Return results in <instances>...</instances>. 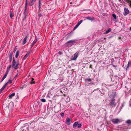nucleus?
Instances as JSON below:
<instances>
[{
	"instance_id": "obj_1",
	"label": "nucleus",
	"mask_w": 131,
	"mask_h": 131,
	"mask_svg": "<svg viewBox=\"0 0 131 131\" xmlns=\"http://www.w3.org/2000/svg\"><path fill=\"white\" fill-rule=\"evenodd\" d=\"M117 103L115 101V100L112 99L111 100L109 104L110 107L112 108L115 107Z\"/></svg>"
},
{
	"instance_id": "obj_2",
	"label": "nucleus",
	"mask_w": 131,
	"mask_h": 131,
	"mask_svg": "<svg viewBox=\"0 0 131 131\" xmlns=\"http://www.w3.org/2000/svg\"><path fill=\"white\" fill-rule=\"evenodd\" d=\"M76 40H71L68 41L67 43L68 44V45L69 47H71L74 45Z\"/></svg>"
},
{
	"instance_id": "obj_3",
	"label": "nucleus",
	"mask_w": 131,
	"mask_h": 131,
	"mask_svg": "<svg viewBox=\"0 0 131 131\" xmlns=\"http://www.w3.org/2000/svg\"><path fill=\"white\" fill-rule=\"evenodd\" d=\"M116 93L114 92H109L108 95L110 97L113 99L116 96Z\"/></svg>"
},
{
	"instance_id": "obj_4",
	"label": "nucleus",
	"mask_w": 131,
	"mask_h": 131,
	"mask_svg": "<svg viewBox=\"0 0 131 131\" xmlns=\"http://www.w3.org/2000/svg\"><path fill=\"white\" fill-rule=\"evenodd\" d=\"M79 55V52H76L72 56L71 60H75L77 58Z\"/></svg>"
},
{
	"instance_id": "obj_5",
	"label": "nucleus",
	"mask_w": 131,
	"mask_h": 131,
	"mask_svg": "<svg viewBox=\"0 0 131 131\" xmlns=\"http://www.w3.org/2000/svg\"><path fill=\"white\" fill-rule=\"evenodd\" d=\"M111 121L114 124H117L121 121L120 120L116 118L113 119H112Z\"/></svg>"
},
{
	"instance_id": "obj_6",
	"label": "nucleus",
	"mask_w": 131,
	"mask_h": 131,
	"mask_svg": "<svg viewBox=\"0 0 131 131\" xmlns=\"http://www.w3.org/2000/svg\"><path fill=\"white\" fill-rule=\"evenodd\" d=\"M129 10L128 8H124V11L123 13L124 15H126L129 12Z\"/></svg>"
},
{
	"instance_id": "obj_7",
	"label": "nucleus",
	"mask_w": 131,
	"mask_h": 131,
	"mask_svg": "<svg viewBox=\"0 0 131 131\" xmlns=\"http://www.w3.org/2000/svg\"><path fill=\"white\" fill-rule=\"evenodd\" d=\"M36 0H30V2L29 3L30 6H32L34 4V3L36 1Z\"/></svg>"
},
{
	"instance_id": "obj_8",
	"label": "nucleus",
	"mask_w": 131,
	"mask_h": 131,
	"mask_svg": "<svg viewBox=\"0 0 131 131\" xmlns=\"http://www.w3.org/2000/svg\"><path fill=\"white\" fill-rule=\"evenodd\" d=\"M19 61H17V62L16 64V65L14 67V69L16 70L19 67Z\"/></svg>"
},
{
	"instance_id": "obj_9",
	"label": "nucleus",
	"mask_w": 131,
	"mask_h": 131,
	"mask_svg": "<svg viewBox=\"0 0 131 131\" xmlns=\"http://www.w3.org/2000/svg\"><path fill=\"white\" fill-rule=\"evenodd\" d=\"M71 119L69 118H67L66 119V123L68 125H69L70 124Z\"/></svg>"
},
{
	"instance_id": "obj_10",
	"label": "nucleus",
	"mask_w": 131,
	"mask_h": 131,
	"mask_svg": "<svg viewBox=\"0 0 131 131\" xmlns=\"http://www.w3.org/2000/svg\"><path fill=\"white\" fill-rule=\"evenodd\" d=\"M7 85V83H6L2 87V88L0 90V93H1L2 91L5 88Z\"/></svg>"
},
{
	"instance_id": "obj_11",
	"label": "nucleus",
	"mask_w": 131,
	"mask_h": 131,
	"mask_svg": "<svg viewBox=\"0 0 131 131\" xmlns=\"http://www.w3.org/2000/svg\"><path fill=\"white\" fill-rule=\"evenodd\" d=\"M27 36H26L24 39H23V45H25L27 39Z\"/></svg>"
},
{
	"instance_id": "obj_12",
	"label": "nucleus",
	"mask_w": 131,
	"mask_h": 131,
	"mask_svg": "<svg viewBox=\"0 0 131 131\" xmlns=\"http://www.w3.org/2000/svg\"><path fill=\"white\" fill-rule=\"evenodd\" d=\"M15 95V93H13L12 94L9 95V99H12V97L14 96Z\"/></svg>"
},
{
	"instance_id": "obj_13",
	"label": "nucleus",
	"mask_w": 131,
	"mask_h": 131,
	"mask_svg": "<svg viewBox=\"0 0 131 131\" xmlns=\"http://www.w3.org/2000/svg\"><path fill=\"white\" fill-rule=\"evenodd\" d=\"M16 61L15 60L14 58L13 61V62H12V67L13 68L15 66V65L16 64Z\"/></svg>"
},
{
	"instance_id": "obj_14",
	"label": "nucleus",
	"mask_w": 131,
	"mask_h": 131,
	"mask_svg": "<svg viewBox=\"0 0 131 131\" xmlns=\"http://www.w3.org/2000/svg\"><path fill=\"white\" fill-rule=\"evenodd\" d=\"M125 1L129 4V5L131 8V0H126Z\"/></svg>"
},
{
	"instance_id": "obj_15",
	"label": "nucleus",
	"mask_w": 131,
	"mask_h": 131,
	"mask_svg": "<svg viewBox=\"0 0 131 131\" xmlns=\"http://www.w3.org/2000/svg\"><path fill=\"white\" fill-rule=\"evenodd\" d=\"M29 53L27 52V53L26 54V55L24 57L23 59L24 60H25L28 57V56Z\"/></svg>"
},
{
	"instance_id": "obj_16",
	"label": "nucleus",
	"mask_w": 131,
	"mask_h": 131,
	"mask_svg": "<svg viewBox=\"0 0 131 131\" xmlns=\"http://www.w3.org/2000/svg\"><path fill=\"white\" fill-rule=\"evenodd\" d=\"M27 8V4H26V5H25V11L24 13V15H25V16H26V15L27 12H26V9Z\"/></svg>"
},
{
	"instance_id": "obj_17",
	"label": "nucleus",
	"mask_w": 131,
	"mask_h": 131,
	"mask_svg": "<svg viewBox=\"0 0 131 131\" xmlns=\"http://www.w3.org/2000/svg\"><path fill=\"white\" fill-rule=\"evenodd\" d=\"M78 124V122H76L74 123L73 125V127L75 128L77 126V125Z\"/></svg>"
},
{
	"instance_id": "obj_18",
	"label": "nucleus",
	"mask_w": 131,
	"mask_h": 131,
	"mask_svg": "<svg viewBox=\"0 0 131 131\" xmlns=\"http://www.w3.org/2000/svg\"><path fill=\"white\" fill-rule=\"evenodd\" d=\"M19 52L18 51H17L16 53L15 57L16 58H17L18 57V56L19 54Z\"/></svg>"
},
{
	"instance_id": "obj_19",
	"label": "nucleus",
	"mask_w": 131,
	"mask_h": 131,
	"mask_svg": "<svg viewBox=\"0 0 131 131\" xmlns=\"http://www.w3.org/2000/svg\"><path fill=\"white\" fill-rule=\"evenodd\" d=\"M37 40H38V39L37 38L35 39V40H34V41H33V42L32 44H33V45H34L36 43V42L37 41Z\"/></svg>"
},
{
	"instance_id": "obj_20",
	"label": "nucleus",
	"mask_w": 131,
	"mask_h": 131,
	"mask_svg": "<svg viewBox=\"0 0 131 131\" xmlns=\"http://www.w3.org/2000/svg\"><path fill=\"white\" fill-rule=\"evenodd\" d=\"M111 30V28H109L108 30L106 31V32H105L104 34H107L109 33L110 32Z\"/></svg>"
},
{
	"instance_id": "obj_21",
	"label": "nucleus",
	"mask_w": 131,
	"mask_h": 131,
	"mask_svg": "<svg viewBox=\"0 0 131 131\" xmlns=\"http://www.w3.org/2000/svg\"><path fill=\"white\" fill-rule=\"evenodd\" d=\"M14 16V14L13 13L11 12L10 15V17L11 19L12 18V17Z\"/></svg>"
},
{
	"instance_id": "obj_22",
	"label": "nucleus",
	"mask_w": 131,
	"mask_h": 131,
	"mask_svg": "<svg viewBox=\"0 0 131 131\" xmlns=\"http://www.w3.org/2000/svg\"><path fill=\"white\" fill-rule=\"evenodd\" d=\"M11 67V65H9L7 68L6 71H9Z\"/></svg>"
},
{
	"instance_id": "obj_23",
	"label": "nucleus",
	"mask_w": 131,
	"mask_h": 131,
	"mask_svg": "<svg viewBox=\"0 0 131 131\" xmlns=\"http://www.w3.org/2000/svg\"><path fill=\"white\" fill-rule=\"evenodd\" d=\"M130 63H131L130 61H129L127 65V68H128L129 67L130 65Z\"/></svg>"
},
{
	"instance_id": "obj_24",
	"label": "nucleus",
	"mask_w": 131,
	"mask_h": 131,
	"mask_svg": "<svg viewBox=\"0 0 131 131\" xmlns=\"http://www.w3.org/2000/svg\"><path fill=\"white\" fill-rule=\"evenodd\" d=\"M126 123L128 124H131V121L130 120H128L126 121Z\"/></svg>"
},
{
	"instance_id": "obj_25",
	"label": "nucleus",
	"mask_w": 131,
	"mask_h": 131,
	"mask_svg": "<svg viewBox=\"0 0 131 131\" xmlns=\"http://www.w3.org/2000/svg\"><path fill=\"white\" fill-rule=\"evenodd\" d=\"M12 82V81L11 80H9L8 82H7L6 83H7V85L9 83H11Z\"/></svg>"
},
{
	"instance_id": "obj_26",
	"label": "nucleus",
	"mask_w": 131,
	"mask_h": 131,
	"mask_svg": "<svg viewBox=\"0 0 131 131\" xmlns=\"http://www.w3.org/2000/svg\"><path fill=\"white\" fill-rule=\"evenodd\" d=\"M79 26L77 24L75 26V27H74V28H73V30H75L76 29H77V27Z\"/></svg>"
},
{
	"instance_id": "obj_27",
	"label": "nucleus",
	"mask_w": 131,
	"mask_h": 131,
	"mask_svg": "<svg viewBox=\"0 0 131 131\" xmlns=\"http://www.w3.org/2000/svg\"><path fill=\"white\" fill-rule=\"evenodd\" d=\"M81 125L80 124H78L77 125V127L78 128H80L81 127Z\"/></svg>"
},
{
	"instance_id": "obj_28",
	"label": "nucleus",
	"mask_w": 131,
	"mask_h": 131,
	"mask_svg": "<svg viewBox=\"0 0 131 131\" xmlns=\"http://www.w3.org/2000/svg\"><path fill=\"white\" fill-rule=\"evenodd\" d=\"M41 101L43 102H45L46 101V100L45 99H41Z\"/></svg>"
},
{
	"instance_id": "obj_29",
	"label": "nucleus",
	"mask_w": 131,
	"mask_h": 131,
	"mask_svg": "<svg viewBox=\"0 0 131 131\" xmlns=\"http://www.w3.org/2000/svg\"><path fill=\"white\" fill-rule=\"evenodd\" d=\"M112 16L115 19H116V16L115 14H112Z\"/></svg>"
},
{
	"instance_id": "obj_30",
	"label": "nucleus",
	"mask_w": 131,
	"mask_h": 131,
	"mask_svg": "<svg viewBox=\"0 0 131 131\" xmlns=\"http://www.w3.org/2000/svg\"><path fill=\"white\" fill-rule=\"evenodd\" d=\"M34 80V79L32 78V79L31 81V84H34L35 83V82L33 81V80Z\"/></svg>"
},
{
	"instance_id": "obj_31",
	"label": "nucleus",
	"mask_w": 131,
	"mask_h": 131,
	"mask_svg": "<svg viewBox=\"0 0 131 131\" xmlns=\"http://www.w3.org/2000/svg\"><path fill=\"white\" fill-rule=\"evenodd\" d=\"M82 21H83L82 20H80V21L77 24L79 26L80 24L82 23Z\"/></svg>"
},
{
	"instance_id": "obj_32",
	"label": "nucleus",
	"mask_w": 131,
	"mask_h": 131,
	"mask_svg": "<svg viewBox=\"0 0 131 131\" xmlns=\"http://www.w3.org/2000/svg\"><path fill=\"white\" fill-rule=\"evenodd\" d=\"M9 58L10 59L12 60V53H10L9 55Z\"/></svg>"
},
{
	"instance_id": "obj_33",
	"label": "nucleus",
	"mask_w": 131,
	"mask_h": 131,
	"mask_svg": "<svg viewBox=\"0 0 131 131\" xmlns=\"http://www.w3.org/2000/svg\"><path fill=\"white\" fill-rule=\"evenodd\" d=\"M9 71H6L5 75L7 77Z\"/></svg>"
},
{
	"instance_id": "obj_34",
	"label": "nucleus",
	"mask_w": 131,
	"mask_h": 131,
	"mask_svg": "<svg viewBox=\"0 0 131 131\" xmlns=\"http://www.w3.org/2000/svg\"><path fill=\"white\" fill-rule=\"evenodd\" d=\"M9 71H6L5 75L7 77Z\"/></svg>"
},
{
	"instance_id": "obj_35",
	"label": "nucleus",
	"mask_w": 131,
	"mask_h": 131,
	"mask_svg": "<svg viewBox=\"0 0 131 131\" xmlns=\"http://www.w3.org/2000/svg\"><path fill=\"white\" fill-rule=\"evenodd\" d=\"M42 16V15L41 13H40V11H39V14H38V16L39 17H41Z\"/></svg>"
},
{
	"instance_id": "obj_36",
	"label": "nucleus",
	"mask_w": 131,
	"mask_h": 131,
	"mask_svg": "<svg viewBox=\"0 0 131 131\" xmlns=\"http://www.w3.org/2000/svg\"><path fill=\"white\" fill-rule=\"evenodd\" d=\"M94 18H92L91 19V17H88V18H87V19H90V20H93V19H94Z\"/></svg>"
},
{
	"instance_id": "obj_37",
	"label": "nucleus",
	"mask_w": 131,
	"mask_h": 131,
	"mask_svg": "<svg viewBox=\"0 0 131 131\" xmlns=\"http://www.w3.org/2000/svg\"><path fill=\"white\" fill-rule=\"evenodd\" d=\"M58 53L60 54L61 55L62 54V52L59 51L58 52Z\"/></svg>"
},
{
	"instance_id": "obj_38",
	"label": "nucleus",
	"mask_w": 131,
	"mask_h": 131,
	"mask_svg": "<svg viewBox=\"0 0 131 131\" xmlns=\"http://www.w3.org/2000/svg\"><path fill=\"white\" fill-rule=\"evenodd\" d=\"M86 80L88 81H91V79H86Z\"/></svg>"
},
{
	"instance_id": "obj_39",
	"label": "nucleus",
	"mask_w": 131,
	"mask_h": 131,
	"mask_svg": "<svg viewBox=\"0 0 131 131\" xmlns=\"http://www.w3.org/2000/svg\"><path fill=\"white\" fill-rule=\"evenodd\" d=\"M64 115V113H62L61 114V115L62 116H63Z\"/></svg>"
},
{
	"instance_id": "obj_40",
	"label": "nucleus",
	"mask_w": 131,
	"mask_h": 131,
	"mask_svg": "<svg viewBox=\"0 0 131 131\" xmlns=\"http://www.w3.org/2000/svg\"><path fill=\"white\" fill-rule=\"evenodd\" d=\"M41 5V2L40 1V0L39 1V5Z\"/></svg>"
},
{
	"instance_id": "obj_41",
	"label": "nucleus",
	"mask_w": 131,
	"mask_h": 131,
	"mask_svg": "<svg viewBox=\"0 0 131 131\" xmlns=\"http://www.w3.org/2000/svg\"><path fill=\"white\" fill-rule=\"evenodd\" d=\"M6 77V76L4 75L3 78L5 79Z\"/></svg>"
},
{
	"instance_id": "obj_42",
	"label": "nucleus",
	"mask_w": 131,
	"mask_h": 131,
	"mask_svg": "<svg viewBox=\"0 0 131 131\" xmlns=\"http://www.w3.org/2000/svg\"><path fill=\"white\" fill-rule=\"evenodd\" d=\"M4 79L3 78L1 80V82H2L4 80Z\"/></svg>"
},
{
	"instance_id": "obj_43",
	"label": "nucleus",
	"mask_w": 131,
	"mask_h": 131,
	"mask_svg": "<svg viewBox=\"0 0 131 131\" xmlns=\"http://www.w3.org/2000/svg\"><path fill=\"white\" fill-rule=\"evenodd\" d=\"M41 5H39V9H40V8H41Z\"/></svg>"
},
{
	"instance_id": "obj_44",
	"label": "nucleus",
	"mask_w": 131,
	"mask_h": 131,
	"mask_svg": "<svg viewBox=\"0 0 131 131\" xmlns=\"http://www.w3.org/2000/svg\"><path fill=\"white\" fill-rule=\"evenodd\" d=\"M18 73L15 75V77H16L18 75Z\"/></svg>"
},
{
	"instance_id": "obj_45",
	"label": "nucleus",
	"mask_w": 131,
	"mask_h": 131,
	"mask_svg": "<svg viewBox=\"0 0 131 131\" xmlns=\"http://www.w3.org/2000/svg\"><path fill=\"white\" fill-rule=\"evenodd\" d=\"M27 0H26V3H25V5H26V3L27 4Z\"/></svg>"
},
{
	"instance_id": "obj_46",
	"label": "nucleus",
	"mask_w": 131,
	"mask_h": 131,
	"mask_svg": "<svg viewBox=\"0 0 131 131\" xmlns=\"http://www.w3.org/2000/svg\"><path fill=\"white\" fill-rule=\"evenodd\" d=\"M92 65L91 64H90V68H92Z\"/></svg>"
},
{
	"instance_id": "obj_47",
	"label": "nucleus",
	"mask_w": 131,
	"mask_h": 131,
	"mask_svg": "<svg viewBox=\"0 0 131 131\" xmlns=\"http://www.w3.org/2000/svg\"><path fill=\"white\" fill-rule=\"evenodd\" d=\"M104 39H106V38H104Z\"/></svg>"
},
{
	"instance_id": "obj_48",
	"label": "nucleus",
	"mask_w": 131,
	"mask_h": 131,
	"mask_svg": "<svg viewBox=\"0 0 131 131\" xmlns=\"http://www.w3.org/2000/svg\"><path fill=\"white\" fill-rule=\"evenodd\" d=\"M130 29L131 30V27L130 28Z\"/></svg>"
},
{
	"instance_id": "obj_49",
	"label": "nucleus",
	"mask_w": 131,
	"mask_h": 131,
	"mask_svg": "<svg viewBox=\"0 0 131 131\" xmlns=\"http://www.w3.org/2000/svg\"><path fill=\"white\" fill-rule=\"evenodd\" d=\"M17 97L18 98V96H17Z\"/></svg>"
},
{
	"instance_id": "obj_50",
	"label": "nucleus",
	"mask_w": 131,
	"mask_h": 131,
	"mask_svg": "<svg viewBox=\"0 0 131 131\" xmlns=\"http://www.w3.org/2000/svg\"><path fill=\"white\" fill-rule=\"evenodd\" d=\"M130 106L131 107V104H130Z\"/></svg>"
},
{
	"instance_id": "obj_51",
	"label": "nucleus",
	"mask_w": 131,
	"mask_h": 131,
	"mask_svg": "<svg viewBox=\"0 0 131 131\" xmlns=\"http://www.w3.org/2000/svg\"><path fill=\"white\" fill-rule=\"evenodd\" d=\"M11 60H11V59H10V61H11Z\"/></svg>"
},
{
	"instance_id": "obj_52",
	"label": "nucleus",
	"mask_w": 131,
	"mask_h": 131,
	"mask_svg": "<svg viewBox=\"0 0 131 131\" xmlns=\"http://www.w3.org/2000/svg\"><path fill=\"white\" fill-rule=\"evenodd\" d=\"M22 131H23L22 130Z\"/></svg>"
}]
</instances>
